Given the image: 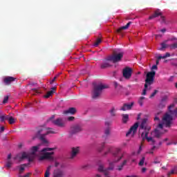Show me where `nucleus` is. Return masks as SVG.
I'll return each mask as SVG.
<instances>
[{
    "instance_id": "nucleus-31",
    "label": "nucleus",
    "mask_w": 177,
    "mask_h": 177,
    "mask_svg": "<svg viewBox=\"0 0 177 177\" xmlns=\"http://www.w3.org/2000/svg\"><path fill=\"white\" fill-rule=\"evenodd\" d=\"M31 150H32L31 155L35 156V153L38 151V147L37 146L32 147Z\"/></svg>"
},
{
    "instance_id": "nucleus-45",
    "label": "nucleus",
    "mask_w": 177,
    "mask_h": 177,
    "mask_svg": "<svg viewBox=\"0 0 177 177\" xmlns=\"http://www.w3.org/2000/svg\"><path fill=\"white\" fill-rule=\"evenodd\" d=\"M8 100H9V96L6 95L4 97V99L3 100V104H6V103H8Z\"/></svg>"
},
{
    "instance_id": "nucleus-43",
    "label": "nucleus",
    "mask_w": 177,
    "mask_h": 177,
    "mask_svg": "<svg viewBox=\"0 0 177 177\" xmlns=\"http://www.w3.org/2000/svg\"><path fill=\"white\" fill-rule=\"evenodd\" d=\"M143 100H145V97H141L138 100V103L141 106H143Z\"/></svg>"
},
{
    "instance_id": "nucleus-33",
    "label": "nucleus",
    "mask_w": 177,
    "mask_h": 177,
    "mask_svg": "<svg viewBox=\"0 0 177 177\" xmlns=\"http://www.w3.org/2000/svg\"><path fill=\"white\" fill-rule=\"evenodd\" d=\"M53 150H56V148L53 147V148H44L43 149H41V153H44L45 151H53Z\"/></svg>"
},
{
    "instance_id": "nucleus-14",
    "label": "nucleus",
    "mask_w": 177,
    "mask_h": 177,
    "mask_svg": "<svg viewBox=\"0 0 177 177\" xmlns=\"http://www.w3.org/2000/svg\"><path fill=\"white\" fill-rule=\"evenodd\" d=\"M81 149V148L80 147H73L71 149V157L70 158L71 160H73V158H75V157H77V154H78V153H80V150Z\"/></svg>"
},
{
    "instance_id": "nucleus-24",
    "label": "nucleus",
    "mask_w": 177,
    "mask_h": 177,
    "mask_svg": "<svg viewBox=\"0 0 177 177\" xmlns=\"http://www.w3.org/2000/svg\"><path fill=\"white\" fill-rule=\"evenodd\" d=\"M6 120L8 121L9 124H12L16 122V119L15 118L10 116V115H6Z\"/></svg>"
},
{
    "instance_id": "nucleus-44",
    "label": "nucleus",
    "mask_w": 177,
    "mask_h": 177,
    "mask_svg": "<svg viewBox=\"0 0 177 177\" xmlns=\"http://www.w3.org/2000/svg\"><path fill=\"white\" fill-rule=\"evenodd\" d=\"M157 93H158V90H154L153 93H151V95H150V99H151V97H154L156 96V95H157Z\"/></svg>"
},
{
    "instance_id": "nucleus-8",
    "label": "nucleus",
    "mask_w": 177,
    "mask_h": 177,
    "mask_svg": "<svg viewBox=\"0 0 177 177\" xmlns=\"http://www.w3.org/2000/svg\"><path fill=\"white\" fill-rule=\"evenodd\" d=\"M122 74L125 80H129L132 77V68L126 67L122 71Z\"/></svg>"
},
{
    "instance_id": "nucleus-48",
    "label": "nucleus",
    "mask_w": 177,
    "mask_h": 177,
    "mask_svg": "<svg viewBox=\"0 0 177 177\" xmlns=\"http://www.w3.org/2000/svg\"><path fill=\"white\" fill-rule=\"evenodd\" d=\"M5 120H6V115H0V121L1 122H3V121H5Z\"/></svg>"
},
{
    "instance_id": "nucleus-6",
    "label": "nucleus",
    "mask_w": 177,
    "mask_h": 177,
    "mask_svg": "<svg viewBox=\"0 0 177 177\" xmlns=\"http://www.w3.org/2000/svg\"><path fill=\"white\" fill-rule=\"evenodd\" d=\"M53 154L55 152H46L42 156H39V161H44V160H48V161H53L55 160V157H53Z\"/></svg>"
},
{
    "instance_id": "nucleus-9",
    "label": "nucleus",
    "mask_w": 177,
    "mask_h": 177,
    "mask_svg": "<svg viewBox=\"0 0 177 177\" xmlns=\"http://www.w3.org/2000/svg\"><path fill=\"white\" fill-rule=\"evenodd\" d=\"M112 63L113 62L111 59H109V57H107V58L104 59L102 64L100 65V68H109V67H111V66H113Z\"/></svg>"
},
{
    "instance_id": "nucleus-16",
    "label": "nucleus",
    "mask_w": 177,
    "mask_h": 177,
    "mask_svg": "<svg viewBox=\"0 0 177 177\" xmlns=\"http://www.w3.org/2000/svg\"><path fill=\"white\" fill-rule=\"evenodd\" d=\"M14 81H16V77L11 76H8L3 80V82L6 84V85H10L12 82H14Z\"/></svg>"
},
{
    "instance_id": "nucleus-46",
    "label": "nucleus",
    "mask_w": 177,
    "mask_h": 177,
    "mask_svg": "<svg viewBox=\"0 0 177 177\" xmlns=\"http://www.w3.org/2000/svg\"><path fill=\"white\" fill-rule=\"evenodd\" d=\"M171 49H176L177 48V43H174L173 44H171L170 46Z\"/></svg>"
},
{
    "instance_id": "nucleus-25",
    "label": "nucleus",
    "mask_w": 177,
    "mask_h": 177,
    "mask_svg": "<svg viewBox=\"0 0 177 177\" xmlns=\"http://www.w3.org/2000/svg\"><path fill=\"white\" fill-rule=\"evenodd\" d=\"M167 100H168V96L165 95V96L162 98V100H161V102H160V106H161V105L162 104V103H164L163 105L162 106V107H165V104H167Z\"/></svg>"
},
{
    "instance_id": "nucleus-59",
    "label": "nucleus",
    "mask_w": 177,
    "mask_h": 177,
    "mask_svg": "<svg viewBox=\"0 0 177 177\" xmlns=\"http://www.w3.org/2000/svg\"><path fill=\"white\" fill-rule=\"evenodd\" d=\"M3 131H5V127H0V132H3Z\"/></svg>"
},
{
    "instance_id": "nucleus-53",
    "label": "nucleus",
    "mask_w": 177,
    "mask_h": 177,
    "mask_svg": "<svg viewBox=\"0 0 177 177\" xmlns=\"http://www.w3.org/2000/svg\"><path fill=\"white\" fill-rule=\"evenodd\" d=\"M163 127H164L163 123H160L158 125V128H160V129H162Z\"/></svg>"
},
{
    "instance_id": "nucleus-50",
    "label": "nucleus",
    "mask_w": 177,
    "mask_h": 177,
    "mask_svg": "<svg viewBox=\"0 0 177 177\" xmlns=\"http://www.w3.org/2000/svg\"><path fill=\"white\" fill-rule=\"evenodd\" d=\"M75 120V118L74 116H69L68 118V121H74Z\"/></svg>"
},
{
    "instance_id": "nucleus-21",
    "label": "nucleus",
    "mask_w": 177,
    "mask_h": 177,
    "mask_svg": "<svg viewBox=\"0 0 177 177\" xmlns=\"http://www.w3.org/2000/svg\"><path fill=\"white\" fill-rule=\"evenodd\" d=\"M17 158H19V161H23L24 158H28V154L26 152H23L21 156H19V155H17L14 158V160H17Z\"/></svg>"
},
{
    "instance_id": "nucleus-54",
    "label": "nucleus",
    "mask_w": 177,
    "mask_h": 177,
    "mask_svg": "<svg viewBox=\"0 0 177 177\" xmlns=\"http://www.w3.org/2000/svg\"><path fill=\"white\" fill-rule=\"evenodd\" d=\"M112 149H113L112 147H109V148L108 149V151H107V152H105V156H106L108 153H110Z\"/></svg>"
},
{
    "instance_id": "nucleus-56",
    "label": "nucleus",
    "mask_w": 177,
    "mask_h": 177,
    "mask_svg": "<svg viewBox=\"0 0 177 177\" xmlns=\"http://www.w3.org/2000/svg\"><path fill=\"white\" fill-rule=\"evenodd\" d=\"M32 92H34L35 93H39V92L38 91V90H37V88H32Z\"/></svg>"
},
{
    "instance_id": "nucleus-4",
    "label": "nucleus",
    "mask_w": 177,
    "mask_h": 177,
    "mask_svg": "<svg viewBox=\"0 0 177 177\" xmlns=\"http://www.w3.org/2000/svg\"><path fill=\"white\" fill-rule=\"evenodd\" d=\"M154 77H156V71H154L148 72L147 73L145 80V88L147 86V85H153L154 83Z\"/></svg>"
},
{
    "instance_id": "nucleus-39",
    "label": "nucleus",
    "mask_w": 177,
    "mask_h": 177,
    "mask_svg": "<svg viewBox=\"0 0 177 177\" xmlns=\"http://www.w3.org/2000/svg\"><path fill=\"white\" fill-rule=\"evenodd\" d=\"M149 86V85H147V86H146V84L144 85V89H143L142 95H145L147 93V89H148Z\"/></svg>"
},
{
    "instance_id": "nucleus-57",
    "label": "nucleus",
    "mask_w": 177,
    "mask_h": 177,
    "mask_svg": "<svg viewBox=\"0 0 177 177\" xmlns=\"http://www.w3.org/2000/svg\"><path fill=\"white\" fill-rule=\"evenodd\" d=\"M158 67L157 65H153L151 69L152 70H157Z\"/></svg>"
},
{
    "instance_id": "nucleus-15",
    "label": "nucleus",
    "mask_w": 177,
    "mask_h": 177,
    "mask_svg": "<svg viewBox=\"0 0 177 177\" xmlns=\"http://www.w3.org/2000/svg\"><path fill=\"white\" fill-rule=\"evenodd\" d=\"M121 151V149L119 148H117L115 150V152L113 153V157H115L117 160H115L114 162H118V161H120L122 158L124 157V155L118 156Z\"/></svg>"
},
{
    "instance_id": "nucleus-58",
    "label": "nucleus",
    "mask_w": 177,
    "mask_h": 177,
    "mask_svg": "<svg viewBox=\"0 0 177 177\" xmlns=\"http://www.w3.org/2000/svg\"><path fill=\"white\" fill-rule=\"evenodd\" d=\"M166 57H171V54L169 53H166V54L165 55Z\"/></svg>"
},
{
    "instance_id": "nucleus-5",
    "label": "nucleus",
    "mask_w": 177,
    "mask_h": 177,
    "mask_svg": "<svg viewBox=\"0 0 177 177\" xmlns=\"http://www.w3.org/2000/svg\"><path fill=\"white\" fill-rule=\"evenodd\" d=\"M173 120L174 117H172V115L165 113L162 118V122L164 124V125H165L166 128H171Z\"/></svg>"
},
{
    "instance_id": "nucleus-60",
    "label": "nucleus",
    "mask_w": 177,
    "mask_h": 177,
    "mask_svg": "<svg viewBox=\"0 0 177 177\" xmlns=\"http://www.w3.org/2000/svg\"><path fill=\"white\" fill-rule=\"evenodd\" d=\"M113 85H114L115 88H117V86H118V83H117V82H114Z\"/></svg>"
},
{
    "instance_id": "nucleus-41",
    "label": "nucleus",
    "mask_w": 177,
    "mask_h": 177,
    "mask_svg": "<svg viewBox=\"0 0 177 177\" xmlns=\"http://www.w3.org/2000/svg\"><path fill=\"white\" fill-rule=\"evenodd\" d=\"M89 168H91V165H86L82 166V169H84V171H88V169H89Z\"/></svg>"
},
{
    "instance_id": "nucleus-18",
    "label": "nucleus",
    "mask_w": 177,
    "mask_h": 177,
    "mask_svg": "<svg viewBox=\"0 0 177 177\" xmlns=\"http://www.w3.org/2000/svg\"><path fill=\"white\" fill-rule=\"evenodd\" d=\"M133 106V102H131L130 104H124L120 110H122V111H127V110H131Z\"/></svg>"
},
{
    "instance_id": "nucleus-12",
    "label": "nucleus",
    "mask_w": 177,
    "mask_h": 177,
    "mask_svg": "<svg viewBox=\"0 0 177 177\" xmlns=\"http://www.w3.org/2000/svg\"><path fill=\"white\" fill-rule=\"evenodd\" d=\"M140 128L141 129H145L146 132H149V131L151 129V127L147 125V118L142 119V122L140 125Z\"/></svg>"
},
{
    "instance_id": "nucleus-28",
    "label": "nucleus",
    "mask_w": 177,
    "mask_h": 177,
    "mask_svg": "<svg viewBox=\"0 0 177 177\" xmlns=\"http://www.w3.org/2000/svg\"><path fill=\"white\" fill-rule=\"evenodd\" d=\"M127 162H128V160H124L122 164H120L119 166H118V171H122V168H124V165H127Z\"/></svg>"
},
{
    "instance_id": "nucleus-3",
    "label": "nucleus",
    "mask_w": 177,
    "mask_h": 177,
    "mask_svg": "<svg viewBox=\"0 0 177 177\" xmlns=\"http://www.w3.org/2000/svg\"><path fill=\"white\" fill-rule=\"evenodd\" d=\"M109 60L112 62V63H118V62H121L122 58L124 57V53L119 52L117 50H114L113 55L109 56Z\"/></svg>"
},
{
    "instance_id": "nucleus-62",
    "label": "nucleus",
    "mask_w": 177,
    "mask_h": 177,
    "mask_svg": "<svg viewBox=\"0 0 177 177\" xmlns=\"http://www.w3.org/2000/svg\"><path fill=\"white\" fill-rule=\"evenodd\" d=\"M10 158H12V154H8V160H10Z\"/></svg>"
},
{
    "instance_id": "nucleus-26",
    "label": "nucleus",
    "mask_w": 177,
    "mask_h": 177,
    "mask_svg": "<svg viewBox=\"0 0 177 177\" xmlns=\"http://www.w3.org/2000/svg\"><path fill=\"white\" fill-rule=\"evenodd\" d=\"M122 122L123 124H127L129 120V115L128 114H122Z\"/></svg>"
},
{
    "instance_id": "nucleus-52",
    "label": "nucleus",
    "mask_w": 177,
    "mask_h": 177,
    "mask_svg": "<svg viewBox=\"0 0 177 177\" xmlns=\"http://www.w3.org/2000/svg\"><path fill=\"white\" fill-rule=\"evenodd\" d=\"M160 20L162 23H165V17L160 15Z\"/></svg>"
},
{
    "instance_id": "nucleus-36",
    "label": "nucleus",
    "mask_w": 177,
    "mask_h": 177,
    "mask_svg": "<svg viewBox=\"0 0 177 177\" xmlns=\"http://www.w3.org/2000/svg\"><path fill=\"white\" fill-rule=\"evenodd\" d=\"M161 48H159V50H164V49L168 47V44H165V42H162L160 44Z\"/></svg>"
},
{
    "instance_id": "nucleus-7",
    "label": "nucleus",
    "mask_w": 177,
    "mask_h": 177,
    "mask_svg": "<svg viewBox=\"0 0 177 177\" xmlns=\"http://www.w3.org/2000/svg\"><path fill=\"white\" fill-rule=\"evenodd\" d=\"M80 132H82V127L80 125L75 124L71 127V135H77V133H80Z\"/></svg>"
},
{
    "instance_id": "nucleus-22",
    "label": "nucleus",
    "mask_w": 177,
    "mask_h": 177,
    "mask_svg": "<svg viewBox=\"0 0 177 177\" xmlns=\"http://www.w3.org/2000/svg\"><path fill=\"white\" fill-rule=\"evenodd\" d=\"M162 13L160 12V10H157L154 12L153 15H151L149 17V20H151V19H154L156 17H158V16H162Z\"/></svg>"
},
{
    "instance_id": "nucleus-32",
    "label": "nucleus",
    "mask_w": 177,
    "mask_h": 177,
    "mask_svg": "<svg viewBox=\"0 0 177 177\" xmlns=\"http://www.w3.org/2000/svg\"><path fill=\"white\" fill-rule=\"evenodd\" d=\"M107 169H104V166L103 165H100L98 167V172H106Z\"/></svg>"
},
{
    "instance_id": "nucleus-23",
    "label": "nucleus",
    "mask_w": 177,
    "mask_h": 177,
    "mask_svg": "<svg viewBox=\"0 0 177 177\" xmlns=\"http://www.w3.org/2000/svg\"><path fill=\"white\" fill-rule=\"evenodd\" d=\"M51 89H52L51 91L47 92L46 94L44 95V97L46 99L50 97V96H52V95H53V93H55L54 91H56V87H53V88H51Z\"/></svg>"
},
{
    "instance_id": "nucleus-61",
    "label": "nucleus",
    "mask_w": 177,
    "mask_h": 177,
    "mask_svg": "<svg viewBox=\"0 0 177 177\" xmlns=\"http://www.w3.org/2000/svg\"><path fill=\"white\" fill-rule=\"evenodd\" d=\"M147 169H146V167H143V168L142 169V172H143V173L146 172Z\"/></svg>"
},
{
    "instance_id": "nucleus-42",
    "label": "nucleus",
    "mask_w": 177,
    "mask_h": 177,
    "mask_svg": "<svg viewBox=\"0 0 177 177\" xmlns=\"http://www.w3.org/2000/svg\"><path fill=\"white\" fill-rule=\"evenodd\" d=\"M175 169H177V167H175L174 169H172L171 171L167 173V176L169 177L171 175H174V174H175Z\"/></svg>"
},
{
    "instance_id": "nucleus-1",
    "label": "nucleus",
    "mask_w": 177,
    "mask_h": 177,
    "mask_svg": "<svg viewBox=\"0 0 177 177\" xmlns=\"http://www.w3.org/2000/svg\"><path fill=\"white\" fill-rule=\"evenodd\" d=\"M50 133L55 134L56 133V131H55L53 128L46 129L44 127H40L37 130V133H36V138L40 139L43 143L46 144L48 143V140H46L45 136Z\"/></svg>"
},
{
    "instance_id": "nucleus-63",
    "label": "nucleus",
    "mask_w": 177,
    "mask_h": 177,
    "mask_svg": "<svg viewBox=\"0 0 177 177\" xmlns=\"http://www.w3.org/2000/svg\"><path fill=\"white\" fill-rule=\"evenodd\" d=\"M30 173H27L24 177H30Z\"/></svg>"
},
{
    "instance_id": "nucleus-64",
    "label": "nucleus",
    "mask_w": 177,
    "mask_h": 177,
    "mask_svg": "<svg viewBox=\"0 0 177 177\" xmlns=\"http://www.w3.org/2000/svg\"><path fill=\"white\" fill-rule=\"evenodd\" d=\"M160 31H161V32H165V31H167V30L165 28H163Z\"/></svg>"
},
{
    "instance_id": "nucleus-17",
    "label": "nucleus",
    "mask_w": 177,
    "mask_h": 177,
    "mask_svg": "<svg viewBox=\"0 0 177 177\" xmlns=\"http://www.w3.org/2000/svg\"><path fill=\"white\" fill-rule=\"evenodd\" d=\"M174 107H175V104H172L169 106V113H170V115H171V117L173 116L176 117L177 108L174 111H172L171 109H174Z\"/></svg>"
},
{
    "instance_id": "nucleus-20",
    "label": "nucleus",
    "mask_w": 177,
    "mask_h": 177,
    "mask_svg": "<svg viewBox=\"0 0 177 177\" xmlns=\"http://www.w3.org/2000/svg\"><path fill=\"white\" fill-rule=\"evenodd\" d=\"M131 24H132V22L131 21H129L127 24L126 26H122L120 28H119L116 32L120 34V32H121L122 31V30H128V28H129V26H131Z\"/></svg>"
},
{
    "instance_id": "nucleus-29",
    "label": "nucleus",
    "mask_w": 177,
    "mask_h": 177,
    "mask_svg": "<svg viewBox=\"0 0 177 177\" xmlns=\"http://www.w3.org/2000/svg\"><path fill=\"white\" fill-rule=\"evenodd\" d=\"M104 135L102 138L104 139H107V136H109L110 135V128L107 127L105 130H104Z\"/></svg>"
},
{
    "instance_id": "nucleus-13",
    "label": "nucleus",
    "mask_w": 177,
    "mask_h": 177,
    "mask_svg": "<svg viewBox=\"0 0 177 177\" xmlns=\"http://www.w3.org/2000/svg\"><path fill=\"white\" fill-rule=\"evenodd\" d=\"M141 137L142 138V140L147 139V142H151L152 145L156 143V141L151 137H149V131H145V133H142Z\"/></svg>"
},
{
    "instance_id": "nucleus-51",
    "label": "nucleus",
    "mask_w": 177,
    "mask_h": 177,
    "mask_svg": "<svg viewBox=\"0 0 177 177\" xmlns=\"http://www.w3.org/2000/svg\"><path fill=\"white\" fill-rule=\"evenodd\" d=\"M28 159L29 162H32V161H34V157H30V156L28 155V158H27Z\"/></svg>"
},
{
    "instance_id": "nucleus-47",
    "label": "nucleus",
    "mask_w": 177,
    "mask_h": 177,
    "mask_svg": "<svg viewBox=\"0 0 177 177\" xmlns=\"http://www.w3.org/2000/svg\"><path fill=\"white\" fill-rule=\"evenodd\" d=\"M6 167H7V168H10V167H12V162L10 160H8L6 162Z\"/></svg>"
},
{
    "instance_id": "nucleus-49",
    "label": "nucleus",
    "mask_w": 177,
    "mask_h": 177,
    "mask_svg": "<svg viewBox=\"0 0 177 177\" xmlns=\"http://www.w3.org/2000/svg\"><path fill=\"white\" fill-rule=\"evenodd\" d=\"M57 77H59V75H57V76L54 77L53 79L50 82V84H53V82H55L56 81V78H57Z\"/></svg>"
},
{
    "instance_id": "nucleus-19",
    "label": "nucleus",
    "mask_w": 177,
    "mask_h": 177,
    "mask_svg": "<svg viewBox=\"0 0 177 177\" xmlns=\"http://www.w3.org/2000/svg\"><path fill=\"white\" fill-rule=\"evenodd\" d=\"M75 113H77V109L75 107H71L68 110L64 111L63 114H72L73 115Z\"/></svg>"
},
{
    "instance_id": "nucleus-37",
    "label": "nucleus",
    "mask_w": 177,
    "mask_h": 177,
    "mask_svg": "<svg viewBox=\"0 0 177 177\" xmlns=\"http://www.w3.org/2000/svg\"><path fill=\"white\" fill-rule=\"evenodd\" d=\"M110 113L111 117H115V107H112L111 109L110 110Z\"/></svg>"
},
{
    "instance_id": "nucleus-34",
    "label": "nucleus",
    "mask_w": 177,
    "mask_h": 177,
    "mask_svg": "<svg viewBox=\"0 0 177 177\" xmlns=\"http://www.w3.org/2000/svg\"><path fill=\"white\" fill-rule=\"evenodd\" d=\"M24 167H27V164L21 165V166L19 167V174H23V172H24Z\"/></svg>"
},
{
    "instance_id": "nucleus-35",
    "label": "nucleus",
    "mask_w": 177,
    "mask_h": 177,
    "mask_svg": "<svg viewBox=\"0 0 177 177\" xmlns=\"http://www.w3.org/2000/svg\"><path fill=\"white\" fill-rule=\"evenodd\" d=\"M154 136H155V138H160L161 133L160 132V131H158V129H155Z\"/></svg>"
},
{
    "instance_id": "nucleus-10",
    "label": "nucleus",
    "mask_w": 177,
    "mask_h": 177,
    "mask_svg": "<svg viewBox=\"0 0 177 177\" xmlns=\"http://www.w3.org/2000/svg\"><path fill=\"white\" fill-rule=\"evenodd\" d=\"M53 124L59 128H64V127H66V122L62 118H57L53 120Z\"/></svg>"
},
{
    "instance_id": "nucleus-38",
    "label": "nucleus",
    "mask_w": 177,
    "mask_h": 177,
    "mask_svg": "<svg viewBox=\"0 0 177 177\" xmlns=\"http://www.w3.org/2000/svg\"><path fill=\"white\" fill-rule=\"evenodd\" d=\"M145 160H146V158L142 157V159L140 160L138 165H140V167H143Z\"/></svg>"
},
{
    "instance_id": "nucleus-40",
    "label": "nucleus",
    "mask_w": 177,
    "mask_h": 177,
    "mask_svg": "<svg viewBox=\"0 0 177 177\" xmlns=\"http://www.w3.org/2000/svg\"><path fill=\"white\" fill-rule=\"evenodd\" d=\"M102 42V39L97 38L95 42L94 43V46H99V44Z\"/></svg>"
},
{
    "instance_id": "nucleus-27",
    "label": "nucleus",
    "mask_w": 177,
    "mask_h": 177,
    "mask_svg": "<svg viewBox=\"0 0 177 177\" xmlns=\"http://www.w3.org/2000/svg\"><path fill=\"white\" fill-rule=\"evenodd\" d=\"M53 177H63V171L57 170L54 172Z\"/></svg>"
},
{
    "instance_id": "nucleus-30",
    "label": "nucleus",
    "mask_w": 177,
    "mask_h": 177,
    "mask_svg": "<svg viewBox=\"0 0 177 177\" xmlns=\"http://www.w3.org/2000/svg\"><path fill=\"white\" fill-rule=\"evenodd\" d=\"M52 169V166H48L46 170L44 177H49V175H50V169Z\"/></svg>"
},
{
    "instance_id": "nucleus-55",
    "label": "nucleus",
    "mask_w": 177,
    "mask_h": 177,
    "mask_svg": "<svg viewBox=\"0 0 177 177\" xmlns=\"http://www.w3.org/2000/svg\"><path fill=\"white\" fill-rule=\"evenodd\" d=\"M154 149H156V146H153L152 148H151V151H149V154H153V150H154Z\"/></svg>"
},
{
    "instance_id": "nucleus-2",
    "label": "nucleus",
    "mask_w": 177,
    "mask_h": 177,
    "mask_svg": "<svg viewBox=\"0 0 177 177\" xmlns=\"http://www.w3.org/2000/svg\"><path fill=\"white\" fill-rule=\"evenodd\" d=\"M109 86L103 83H93V99H99L104 89H107Z\"/></svg>"
},
{
    "instance_id": "nucleus-11",
    "label": "nucleus",
    "mask_w": 177,
    "mask_h": 177,
    "mask_svg": "<svg viewBox=\"0 0 177 177\" xmlns=\"http://www.w3.org/2000/svg\"><path fill=\"white\" fill-rule=\"evenodd\" d=\"M138 128H139V122H136L126 133V136H129L132 133L133 135H135L136 133V131H138Z\"/></svg>"
}]
</instances>
